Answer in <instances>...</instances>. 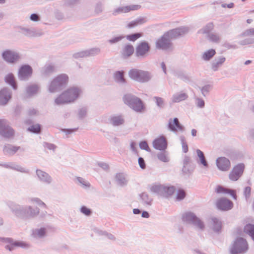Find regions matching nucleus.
Segmentation results:
<instances>
[{
	"instance_id": "f257e3e1",
	"label": "nucleus",
	"mask_w": 254,
	"mask_h": 254,
	"mask_svg": "<svg viewBox=\"0 0 254 254\" xmlns=\"http://www.w3.org/2000/svg\"><path fill=\"white\" fill-rule=\"evenodd\" d=\"M188 29L186 27L171 30L165 34L161 39L157 42V47L159 49H166L170 45V40L176 38L188 32Z\"/></svg>"
},
{
	"instance_id": "f03ea898",
	"label": "nucleus",
	"mask_w": 254,
	"mask_h": 254,
	"mask_svg": "<svg viewBox=\"0 0 254 254\" xmlns=\"http://www.w3.org/2000/svg\"><path fill=\"white\" fill-rule=\"evenodd\" d=\"M80 93V90L77 88H71L63 93L55 100L57 105L67 104L74 101Z\"/></svg>"
},
{
	"instance_id": "7ed1b4c3",
	"label": "nucleus",
	"mask_w": 254,
	"mask_h": 254,
	"mask_svg": "<svg viewBox=\"0 0 254 254\" xmlns=\"http://www.w3.org/2000/svg\"><path fill=\"white\" fill-rule=\"evenodd\" d=\"M128 74L131 79L142 82L148 81L151 77L148 72L137 69H131Z\"/></svg>"
},
{
	"instance_id": "20e7f679",
	"label": "nucleus",
	"mask_w": 254,
	"mask_h": 254,
	"mask_svg": "<svg viewBox=\"0 0 254 254\" xmlns=\"http://www.w3.org/2000/svg\"><path fill=\"white\" fill-rule=\"evenodd\" d=\"M124 102L136 111L141 112L144 109L143 105L140 100L137 98L133 97L130 95L125 96Z\"/></svg>"
},
{
	"instance_id": "39448f33",
	"label": "nucleus",
	"mask_w": 254,
	"mask_h": 254,
	"mask_svg": "<svg viewBox=\"0 0 254 254\" xmlns=\"http://www.w3.org/2000/svg\"><path fill=\"white\" fill-rule=\"evenodd\" d=\"M151 190L163 196L168 197L174 193L175 189L173 187H166L162 185H154L151 187Z\"/></svg>"
},
{
	"instance_id": "423d86ee",
	"label": "nucleus",
	"mask_w": 254,
	"mask_h": 254,
	"mask_svg": "<svg viewBox=\"0 0 254 254\" xmlns=\"http://www.w3.org/2000/svg\"><path fill=\"white\" fill-rule=\"evenodd\" d=\"M248 248V244L245 240L242 238L237 239L231 249L232 254H239L245 252Z\"/></svg>"
},
{
	"instance_id": "0eeeda50",
	"label": "nucleus",
	"mask_w": 254,
	"mask_h": 254,
	"mask_svg": "<svg viewBox=\"0 0 254 254\" xmlns=\"http://www.w3.org/2000/svg\"><path fill=\"white\" fill-rule=\"evenodd\" d=\"M68 80V77L65 74H62L58 76L51 83L49 90L51 92L57 91L60 87L64 84H65Z\"/></svg>"
},
{
	"instance_id": "6e6552de",
	"label": "nucleus",
	"mask_w": 254,
	"mask_h": 254,
	"mask_svg": "<svg viewBox=\"0 0 254 254\" xmlns=\"http://www.w3.org/2000/svg\"><path fill=\"white\" fill-rule=\"evenodd\" d=\"M0 134L4 137L9 138L14 135V130L4 120H0Z\"/></svg>"
},
{
	"instance_id": "1a4fd4ad",
	"label": "nucleus",
	"mask_w": 254,
	"mask_h": 254,
	"mask_svg": "<svg viewBox=\"0 0 254 254\" xmlns=\"http://www.w3.org/2000/svg\"><path fill=\"white\" fill-rule=\"evenodd\" d=\"M183 219L185 222L194 224L200 229H203L204 228L202 222L190 212L185 213L183 217Z\"/></svg>"
},
{
	"instance_id": "9d476101",
	"label": "nucleus",
	"mask_w": 254,
	"mask_h": 254,
	"mask_svg": "<svg viewBox=\"0 0 254 254\" xmlns=\"http://www.w3.org/2000/svg\"><path fill=\"white\" fill-rule=\"evenodd\" d=\"M244 168L243 164H240L235 166L229 175L230 179L232 181H237L242 175Z\"/></svg>"
},
{
	"instance_id": "9b49d317",
	"label": "nucleus",
	"mask_w": 254,
	"mask_h": 254,
	"mask_svg": "<svg viewBox=\"0 0 254 254\" xmlns=\"http://www.w3.org/2000/svg\"><path fill=\"white\" fill-rule=\"evenodd\" d=\"M233 203L230 200L226 198H221L217 200L216 206L219 209L222 210H228L233 207Z\"/></svg>"
},
{
	"instance_id": "f8f14e48",
	"label": "nucleus",
	"mask_w": 254,
	"mask_h": 254,
	"mask_svg": "<svg viewBox=\"0 0 254 254\" xmlns=\"http://www.w3.org/2000/svg\"><path fill=\"white\" fill-rule=\"evenodd\" d=\"M153 146L158 150H165L167 146V142L166 138L163 136H161L155 139L153 141Z\"/></svg>"
},
{
	"instance_id": "ddd939ff",
	"label": "nucleus",
	"mask_w": 254,
	"mask_h": 254,
	"mask_svg": "<svg viewBox=\"0 0 254 254\" xmlns=\"http://www.w3.org/2000/svg\"><path fill=\"white\" fill-rule=\"evenodd\" d=\"M32 74V69L29 65H24L21 67L19 71V77L24 80L29 77Z\"/></svg>"
},
{
	"instance_id": "4468645a",
	"label": "nucleus",
	"mask_w": 254,
	"mask_h": 254,
	"mask_svg": "<svg viewBox=\"0 0 254 254\" xmlns=\"http://www.w3.org/2000/svg\"><path fill=\"white\" fill-rule=\"evenodd\" d=\"M217 165L219 169L222 171H227L230 168V162L228 159L221 157L217 160Z\"/></svg>"
},
{
	"instance_id": "2eb2a0df",
	"label": "nucleus",
	"mask_w": 254,
	"mask_h": 254,
	"mask_svg": "<svg viewBox=\"0 0 254 254\" xmlns=\"http://www.w3.org/2000/svg\"><path fill=\"white\" fill-rule=\"evenodd\" d=\"M3 59L9 63H13L18 59V56L17 54L10 51H6L3 53Z\"/></svg>"
},
{
	"instance_id": "dca6fc26",
	"label": "nucleus",
	"mask_w": 254,
	"mask_h": 254,
	"mask_svg": "<svg viewBox=\"0 0 254 254\" xmlns=\"http://www.w3.org/2000/svg\"><path fill=\"white\" fill-rule=\"evenodd\" d=\"M169 128L173 131H182L184 127L180 124L178 119L175 118L173 120H170L169 124Z\"/></svg>"
},
{
	"instance_id": "f3484780",
	"label": "nucleus",
	"mask_w": 254,
	"mask_h": 254,
	"mask_svg": "<svg viewBox=\"0 0 254 254\" xmlns=\"http://www.w3.org/2000/svg\"><path fill=\"white\" fill-rule=\"evenodd\" d=\"M11 98V94L6 89H3L0 92V104L5 105Z\"/></svg>"
},
{
	"instance_id": "a211bd4d",
	"label": "nucleus",
	"mask_w": 254,
	"mask_h": 254,
	"mask_svg": "<svg viewBox=\"0 0 254 254\" xmlns=\"http://www.w3.org/2000/svg\"><path fill=\"white\" fill-rule=\"evenodd\" d=\"M149 50V46L147 43L142 42L140 43L136 48V55L137 56H143Z\"/></svg>"
},
{
	"instance_id": "6ab92c4d",
	"label": "nucleus",
	"mask_w": 254,
	"mask_h": 254,
	"mask_svg": "<svg viewBox=\"0 0 254 254\" xmlns=\"http://www.w3.org/2000/svg\"><path fill=\"white\" fill-rule=\"evenodd\" d=\"M140 8V6L138 5H132L130 6H127L122 7H120L116 9L113 12L114 15L121 12H128L131 10H134L138 9Z\"/></svg>"
},
{
	"instance_id": "aec40b11",
	"label": "nucleus",
	"mask_w": 254,
	"mask_h": 254,
	"mask_svg": "<svg viewBox=\"0 0 254 254\" xmlns=\"http://www.w3.org/2000/svg\"><path fill=\"white\" fill-rule=\"evenodd\" d=\"M3 240L5 242L11 244V247L8 245L6 246V248L8 249L9 251H11L13 249L12 246H19L21 247H26L28 246L27 244L22 242H15L14 243H12V240L9 238L3 239Z\"/></svg>"
},
{
	"instance_id": "412c9836",
	"label": "nucleus",
	"mask_w": 254,
	"mask_h": 254,
	"mask_svg": "<svg viewBox=\"0 0 254 254\" xmlns=\"http://www.w3.org/2000/svg\"><path fill=\"white\" fill-rule=\"evenodd\" d=\"M216 191L217 193H229L233 196V197L234 199H236L237 196H236V192L234 190L225 188L222 186H218L216 188Z\"/></svg>"
},
{
	"instance_id": "4be33fe9",
	"label": "nucleus",
	"mask_w": 254,
	"mask_h": 254,
	"mask_svg": "<svg viewBox=\"0 0 254 254\" xmlns=\"http://www.w3.org/2000/svg\"><path fill=\"white\" fill-rule=\"evenodd\" d=\"M134 52V48L130 45H126L122 51V56L124 58H127L131 56Z\"/></svg>"
},
{
	"instance_id": "5701e85b",
	"label": "nucleus",
	"mask_w": 254,
	"mask_h": 254,
	"mask_svg": "<svg viewBox=\"0 0 254 254\" xmlns=\"http://www.w3.org/2000/svg\"><path fill=\"white\" fill-rule=\"evenodd\" d=\"M19 147L13 146L11 145H7L4 148V152L7 155L14 154L18 149Z\"/></svg>"
},
{
	"instance_id": "b1692460",
	"label": "nucleus",
	"mask_w": 254,
	"mask_h": 254,
	"mask_svg": "<svg viewBox=\"0 0 254 254\" xmlns=\"http://www.w3.org/2000/svg\"><path fill=\"white\" fill-rule=\"evenodd\" d=\"M37 174L40 180L46 182H50V177L46 173L43 172L41 170H37Z\"/></svg>"
},
{
	"instance_id": "393cba45",
	"label": "nucleus",
	"mask_w": 254,
	"mask_h": 254,
	"mask_svg": "<svg viewBox=\"0 0 254 254\" xmlns=\"http://www.w3.org/2000/svg\"><path fill=\"white\" fill-rule=\"evenodd\" d=\"M5 81L12 86L13 89H16L17 88L14 76L12 74H8L5 77Z\"/></svg>"
},
{
	"instance_id": "a878e982",
	"label": "nucleus",
	"mask_w": 254,
	"mask_h": 254,
	"mask_svg": "<svg viewBox=\"0 0 254 254\" xmlns=\"http://www.w3.org/2000/svg\"><path fill=\"white\" fill-rule=\"evenodd\" d=\"M244 232L249 234L254 240V225L252 224L247 225L245 227Z\"/></svg>"
},
{
	"instance_id": "bb28decb",
	"label": "nucleus",
	"mask_w": 254,
	"mask_h": 254,
	"mask_svg": "<svg viewBox=\"0 0 254 254\" xmlns=\"http://www.w3.org/2000/svg\"><path fill=\"white\" fill-rule=\"evenodd\" d=\"M188 97V96L185 93H180L174 95L173 97L172 100L174 102H179L180 101L185 100Z\"/></svg>"
},
{
	"instance_id": "cd10ccee",
	"label": "nucleus",
	"mask_w": 254,
	"mask_h": 254,
	"mask_svg": "<svg viewBox=\"0 0 254 254\" xmlns=\"http://www.w3.org/2000/svg\"><path fill=\"white\" fill-rule=\"evenodd\" d=\"M213 222V229L215 231H219L222 227V223L217 218L212 219Z\"/></svg>"
},
{
	"instance_id": "c85d7f7f",
	"label": "nucleus",
	"mask_w": 254,
	"mask_h": 254,
	"mask_svg": "<svg viewBox=\"0 0 254 254\" xmlns=\"http://www.w3.org/2000/svg\"><path fill=\"white\" fill-rule=\"evenodd\" d=\"M197 154L199 158L200 162L204 166H207V163L205 160L203 153L200 150L197 149L196 150Z\"/></svg>"
},
{
	"instance_id": "c756f323",
	"label": "nucleus",
	"mask_w": 254,
	"mask_h": 254,
	"mask_svg": "<svg viewBox=\"0 0 254 254\" xmlns=\"http://www.w3.org/2000/svg\"><path fill=\"white\" fill-rule=\"evenodd\" d=\"M39 88L36 85L29 86L27 89V92L29 95H32L38 91Z\"/></svg>"
},
{
	"instance_id": "7c9ffc66",
	"label": "nucleus",
	"mask_w": 254,
	"mask_h": 254,
	"mask_svg": "<svg viewBox=\"0 0 254 254\" xmlns=\"http://www.w3.org/2000/svg\"><path fill=\"white\" fill-rule=\"evenodd\" d=\"M112 123L114 126H119L124 123V120L121 117H115L111 119Z\"/></svg>"
},
{
	"instance_id": "2f4dec72",
	"label": "nucleus",
	"mask_w": 254,
	"mask_h": 254,
	"mask_svg": "<svg viewBox=\"0 0 254 254\" xmlns=\"http://www.w3.org/2000/svg\"><path fill=\"white\" fill-rule=\"evenodd\" d=\"M215 54V51L214 50H210L205 52L203 55V59L205 60H210Z\"/></svg>"
},
{
	"instance_id": "473e14b6",
	"label": "nucleus",
	"mask_w": 254,
	"mask_h": 254,
	"mask_svg": "<svg viewBox=\"0 0 254 254\" xmlns=\"http://www.w3.org/2000/svg\"><path fill=\"white\" fill-rule=\"evenodd\" d=\"M115 79L120 82H124L125 80L124 78L123 72L118 71L115 74Z\"/></svg>"
},
{
	"instance_id": "72a5a7b5",
	"label": "nucleus",
	"mask_w": 254,
	"mask_h": 254,
	"mask_svg": "<svg viewBox=\"0 0 254 254\" xmlns=\"http://www.w3.org/2000/svg\"><path fill=\"white\" fill-rule=\"evenodd\" d=\"M157 157L160 161L164 162H167L169 160V158L165 152L158 153Z\"/></svg>"
},
{
	"instance_id": "f704fd0d",
	"label": "nucleus",
	"mask_w": 254,
	"mask_h": 254,
	"mask_svg": "<svg viewBox=\"0 0 254 254\" xmlns=\"http://www.w3.org/2000/svg\"><path fill=\"white\" fill-rule=\"evenodd\" d=\"M145 21V19L144 18H140L137 19L135 21L131 22L128 24V27L131 28L133 26H136L138 24H141Z\"/></svg>"
},
{
	"instance_id": "c9c22d12",
	"label": "nucleus",
	"mask_w": 254,
	"mask_h": 254,
	"mask_svg": "<svg viewBox=\"0 0 254 254\" xmlns=\"http://www.w3.org/2000/svg\"><path fill=\"white\" fill-rule=\"evenodd\" d=\"M45 234V229H40L39 230H36L33 232V235L35 237H41L43 236Z\"/></svg>"
},
{
	"instance_id": "e433bc0d",
	"label": "nucleus",
	"mask_w": 254,
	"mask_h": 254,
	"mask_svg": "<svg viewBox=\"0 0 254 254\" xmlns=\"http://www.w3.org/2000/svg\"><path fill=\"white\" fill-rule=\"evenodd\" d=\"M116 178L119 183L121 185H124L127 182L124 175L122 174H118Z\"/></svg>"
},
{
	"instance_id": "4c0bfd02",
	"label": "nucleus",
	"mask_w": 254,
	"mask_h": 254,
	"mask_svg": "<svg viewBox=\"0 0 254 254\" xmlns=\"http://www.w3.org/2000/svg\"><path fill=\"white\" fill-rule=\"evenodd\" d=\"M142 36L141 33H136L127 36V39L129 41H134Z\"/></svg>"
},
{
	"instance_id": "58836bf2",
	"label": "nucleus",
	"mask_w": 254,
	"mask_h": 254,
	"mask_svg": "<svg viewBox=\"0 0 254 254\" xmlns=\"http://www.w3.org/2000/svg\"><path fill=\"white\" fill-rule=\"evenodd\" d=\"M40 126L39 125H35L31 126L28 128V130L32 131L35 133H38L40 131Z\"/></svg>"
},
{
	"instance_id": "ea45409f",
	"label": "nucleus",
	"mask_w": 254,
	"mask_h": 254,
	"mask_svg": "<svg viewBox=\"0 0 254 254\" xmlns=\"http://www.w3.org/2000/svg\"><path fill=\"white\" fill-rule=\"evenodd\" d=\"M181 141L182 144L183 150L185 153H186L188 151V146L184 137H181Z\"/></svg>"
},
{
	"instance_id": "a19ab883",
	"label": "nucleus",
	"mask_w": 254,
	"mask_h": 254,
	"mask_svg": "<svg viewBox=\"0 0 254 254\" xmlns=\"http://www.w3.org/2000/svg\"><path fill=\"white\" fill-rule=\"evenodd\" d=\"M186 196V193L183 190H179L177 195V199H182Z\"/></svg>"
},
{
	"instance_id": "79ce46f5",
	"label": "nucleus",
	"mask_w": 254,
	"mask_h": 254,
	"mask_svg": "<svg viewBox=\"0 0 254 254\" xmlns=\"http://www.w3.org/2000/svg\"><path fill=\"white\" fill-rule=\"evenodd\" d=\"M209 39L213 42H217L220 40L219 36L216 34H211L209 35Z\"/></svg>"
},
{
	"instance_id": "37998d69",
	"label": "nucleus",
	"mask_w": 254,
	"mask_h": 254,
	"mask_svg": "<svg viewBox=\"0 0 254 254\" xmlns=\"http://www.w3.org/2000/svg\"><path fill=\"white\" fill-rule=\"evenodd\" d=\"M225 61V58H221L218 62L216 63V65L214 64L213 65V68L214 70H216L217 67L219 65L222 64Z\"/></svg>"
},
{
	"instance_id": "c03bdc74",
	"label": "nucleus",
	"mask_w": 254,
	"mask_h": 254,
	"mask_svg": "<svg viewBox=\"0 0 254 254\" xmlns=\"http://www.w3.org/2000/svg\"><path fill=\"white\" fill-rule=\"evenodd\" d=\"M81 211L86 215H89L91 213L90 210L85 206H83L81 208Z\"/></svg>"
},
{
	"instance_id": "a18cd8bd",
	"label": "nucleus",
	"mask_w": 254,
	"mask_h": 254,
	"mask_svg": "<svg viewBox=\"0 0 254 254\" xmlns=\"http://www.w3.org/2000/svg\"><path fill=\"white\" fill-rule=\"evenodd\" d=\"M155 98L156 99V102L157 105L159 107H162L164 105L163 100L162 98L159 97H155Z\"/></svg>"
},
{
	"instance_id": "49530a36",
	"label": "nucleus",
	"mask_w": 254,
	"mask_h": 254,
	"mask_svg": "<svg viewBox=\"0 0 254 254\" xmlns=\"http://www.w3.org/2000/svg\"><path fill=\"white\" fill-rule=\"evenodd\" d=\"M139 146H140V147L143 149L148 150L149 149L148 145L147 142L145 141L141 142L140 143Z\"/></svg>"
},
{
	"instance_id": "de8ad7c7",
	"label": "nucleus",
	"mask_w": 254,
	"mask_h": 254,
	"mask_svg": "<svg viewBox=\"0 0 254 254\" xmlns=\"http://www.w3.org/2000/svg\"><path fill=\"white\" fill-rule=\"evenodd\" d=\"M213 28V25L212 23L208 24L206 28L203 30V33H208L209 31L211 30Z\"/></svg>"
},
{
	"instance_id": "09e8293b",
	"label": "nucleus",
	"mask_w": 254,
	"mask_h": 254,
	"mask_svg": "<svg viewBox=\"0 0 254 254\" xmlns=\"http://www.w3.org/2000/svg\"><path fill=\"white\" fill-rule=\"evenodd\" d=\"M138 163H139V164L140 165V167L142 169H144L145 168V164L143 158H139V159H138Z\"/></svg>"
},
{
	"instance_id": "8fccbe9b",
	"label": "nucleus",
	"mask_w": 254,
	"mask_h": 254,
	"mask_svg": "<svg viewBox=\"0 0 254 254\" xmlns=\"http://www.w3.org/2000/svg\"><path fill=\"white\" fill-rule=\"evenodd\" d=\"M245 194L246 198L250 196L251 194V188L250 187H246L245 190Z\"/></svg>"
},
{
	"instance_id": "3c124183",
	"label": "nucleus",
	"mask_w": 254,
	"mask_h": 254,
	"mask_svg": "<svg viewBox=\"0 0 254 254\" xmlns=\"http://www.w3.org/2000/svg\"><path fill=\"white\" fill-rule=\"evenodd\" d=\"M197 104L199 107H203L204 105V102L201 99H198L197 101Z\"/></svg>"
},
{
	"instance_id": "603ef678",
	"label": "nucleus",
	"mask_w": 254,
	"mask_h": 254,
	"mask_svg": "<svg viewBox=\"0 0 254 254\" xmlns=\"http://www.w3.org/2000/svg\"><path fill=\"white\" fill-rule=\"evenodd\" d=\"M30 19L33 21H37L39 19V17L36 14H32L30 16Z\"/></svg>"
},
{
	"instance_id": "864d4df0",
	"label": "nucleus",
	"mask_w": 254,
	"mask_h": 254,
	"mask_svg": "<svg viewBox=\"0 0 254 254\" xmlns=\"http://www.w3.org/2000/svg\"><path fill=\"white\" fill-rule=\"evenodd\" d=\"M122 38V37H116L115 38H114L112 40H110V42L111 43H116L117 42H118L119 41H120L121 39Z\"/></svg>"
},
{
	"instance_id": "5fc2aeb1",
	"label": "nucleus",
	"mask_w": 254,
	"mask_h": 254,
	"mask_svg": "<svg viewBox=\"0 0 254 254\" xmlns=\"http://www.w3.org/2000/svg\"><path fill=\"white\" fill-rule=\"evenodd\" d=\"M45 146L50 149H54L55 146L52 144L46 143Z\"/></svg>"
},
{
	"instance_id": "6e6d98bb",
	"label": "nucleus",
	"mask_w": 254,
	"mask_h": 254,
	"mask_svg": "<svg viewBox=\"0 0 254 254\" xmlns=\"http://www.w3.org/2000/svg\"><path fill=\"white\" fill-rule=\"evenodd\" d=\"M34 213H33L32 211H30V212L29 211L28 212V213H29V216H34L36 214H37L39 213V211L37 209L34 210Z\"/></svg>"
},
{
	"instance_id": "4d7b16f0",
	"label": "nucleus",
	"mask_w": 254,
	"mask_h": 254,
	"mask_svg": "<svg viewBox=\"0 0 254 254\" xmlns=\"http://www.w3.org/2000/svg\"><path fill=\"white\" fill-rule=\"evenodd\" d=\"M78 179V181L83 185H85V186H89V184L86 182L85 181H84L82 179L79 178Z\"/></svg>"
},
{
	"instance_id": "13d9d810",
	"label": "nucleus",
	"mask_w": 254,
	"mask_h": 254,
	"mask_svg": "<svg viewBox=\"0 0 254 254\" xmlns=\"http://www.w3.org/2000/svg\"><path fill=\"white\" fill-rule=\"evenodd\" d=\"M90 53H89V54H87V52H83V53H81L80 54H78L77 55H78V56H77V57H84L85 56H87V55H90ZM91 54H93V53H91Z\"/></svg>"
},
{
	"instance_id": "bf43d9fd",
	"label": "nucleus",
	"mask_w": 254,
	"mask_h": 254,
	"mask_svg": "<svg viewBox=\"0 0 254 254\" xmlns=\"http://www.w3.org/2000/svg\"><path fill=\"white\" fill-rule=\"evenodd\" d=\"M142 216L143 217L148 218L149 217V214L148 212L145 211L142 213Z\"/></svg>"
},
{
	"instance_id": "052dcab7",
	"label": "nucleus",
	"mask_w": 254,
	"mask_h": 254,
	"mask_svg": "<svg viewBox=\"0 0 254 254\" xmlns=\"http://www.w3.org/2000/svg\"><path fill=\"white\" fill-rule=\"evenodd\" d=\"M101 167L104 169H108L109 168L108 166L106 164H102Z\"/></svg>"
},
{
	"instance_id": "680f3d73",
	"label": "nucleus",
	"mask_w": 254,
	"mask_h": 254,
	"mask_svg": "<svg viewBox=\"0 0 254 254\" xmlns=\"http://www.w3.org/2000/svg\"><path fill=\"white\" fill-rule=\"evenodd\" d=\"M161 66H162V68L164 72L165 73H166V66H165V64L164 63H162L161 64Z\"/></svg>"
},
{
	"instance_id": "e2e57ef3",
	"label": "nucleus",
	"mask_w": 254,
	"mask_h": 254,
	"mask_svg": "<svg viewBox=\"0 0 254 254\" xmlns=\"http://www.w3.org/2000/svg\"><path fill=\"white\" fill-rule=\"evenodd\" d=\"M196 130L194 129H193L192 130H191V134L192 135L194 136L196 135Z\"/></svg>"
},
{
	"instance_id": "0e129e2a",
	"label": "nucleus",
	"mask_w": 254,
	"mask_h": 254,
	"mask_svg": "<svg viewBox=\"0 0 254 254\" xmlns=\"http://www.w3.org/2000/svg\"><path fill=\"white\" fill-rule=\"evenodd\" d=\"M135 144L134 142H132L130 145L131 148L133 151H135Z\"/></svg>"
},
{
	"instance_id": "69168bd1",
	"label": "nucleus",
	"mask_w": 254,
	"mask_h": 254,
	"mask_svg": "<svg viewBox=\"0 0 254 254\" xmlns=\"http://www.w3.org/2000/svg\"><path fill=\"white\" fill-rule=\"evenodd\" d=\"M133 212L134 214H139L140 213V211L139 209H133Z\"/></svg>"
},
{
	"instance_id": "338daca9",
	"label": "nucleus",
	"mask_w": 254,
	"mask_h": 254,
	"mask_svg": "<svg viewBox=\"0 0 254 254\" xmlns=\"http://www.w3.org/2000/svg\"><path fill=\"white\" fill-rule=\"evenodd\" d=\"M141 197H142V198L143 199H145V197H147V195L146 194L144 193H143L141 195Z\"/></svg>"
},
{
	"instance_id": "774afa93",
	"label": "nucleus",
	"mask_w": 254,
	"mask_h": 254,
	"mask_svg": "<svg viewBox=\"0 0 254 254\" xmlns=\"http://www.w3.org/2000/svg\"><path fill=\"white\" fill-rule=\"evenodd\" d=\"M207 87H203L202 89V93L203 94H204V92L205 91H207Z\"/></svg>"
}]
</instances>
